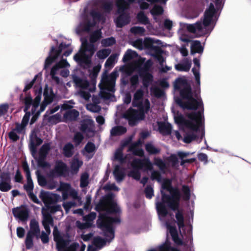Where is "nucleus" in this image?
<instances>
[{"label":"nucleus","mask_w":251,"mask_h":251,"mask_svg":"<svg viewBox=\"0 0 251 251\" xmlns=\"http://www.w3.org/2000/svg\"><path fill=\"white\" fill-rule=\"evenodd\" d=\"M213 1L215 3L216 8L213 3H210L208 8L204 12L202 20L193 24L179 23L180 28L178 30L179 38L184 43L181 45L179 51L183 56L188 55V50L185 46L191 42L189 37L186 35L185 30L195 34L197 37H201L206 35H209L214 28L223 8L224 2H222V0H214Z\"/></svg>","instance_id":"f257e3e1"},{"label":"nucleus","mask_w":251,"mask_h":251,"mask_svg":"<svg viewBox=\"0 0 251 251\" xmlns=\"http://www.w3.org/2000/svg\"><path fill=\"white\" fill-rule=\"evenodd\" d=\"M195 66L192 72L196 81L194 90L192 91L190 84L184 77H179L176 79L174 87L175 91L179 92L180 98L175 99L176 103L183 110H204L202 100L199 95L200 88V61L197 58L193 59Z\"/></svg>","instance_id":"f03ea898"},{"label":"nucleus","mask_w":251,"mask_h":251,"mask_svg":"<svg viewBox=\"0 0 251 251\" xmlns=\"http://www.w3.org/2000/svg\"><path fill=\"white\" fill-rule=\"evenodd\" d=\"M72 51L73 48L70 43H61L57 48L51 46L50 48L49 56L45 60L44 69L46 71L50 70L52 81L56 84L61 83V80L57 75L59 74L63 77H67L69 75L68 68L70 65L67 59L62 57L69 56Z\"/></svg>","instance_id":"7ed1b4c3"},{"label":"nucleus","mask_w":251,"mask_h":251,"mask_svg":"<svg viewBox=\"0 0 251 251\" xmlns=\"http://www.w3.org/2000/svg\"><path fill=\"white\" fill-rule=\"evenodd\" d=\"M102 37L100 29L94 31L90 36L89 42L86 37H81V48L74 56V60L81 67L88 68L92 63V57L94 55L96 48L94 44Z\"/></svg>","instance_id":"20e7f679"},{"label":"nucleus","mask_w":251,"mask_h":251,"mask_svg":"<svg viewBox=\"0 0 251 251\" xmlns=\"http://www.w3.org/2000/svg\"><path fill=\"white\" fill-rule=\"evenodd\" d=\"M120 223L119 217H109L106 213H100L97 221V226L102 231L106 239L97 237L94 239V244L97 247H102L105 245L106 241L111 242L115 237V229L113 225Z\"/></svg>","instance_id":"39448f33"},{"label":"nucleus","mask_w":251,"mask_h":251,"mask_svg":"<svg viewBox=\"0 0 251 251\" xmlns=\"http://www.w3.org/2000/svg\"><path fill=\"white\" fill-rule=\"evenodd\" d=\"M174 115L175 122L179 126H185L193 131H197L203 124V117L202 113L204 111H198V113L191 112L187 114L190 120H187L179 111H172Z\"/></svg>","instance_id":"423d86ee"},{"label":"nucleus","mask_w":251,"mask_h":251,"mask_svg":"<svg viewBox=\"0 0 251 251\" xmlns=\"http://www.w3.org/2000/svg\"><path fill=\"white\" fill-rule=\"evenodd\" d=\"M161 202L156 203V210L159 215L163 217L168 214L167 208L165 203L174 211L181 210L179 208L180 200L181 198L180 192L179 191L175 194L169 195L165 194L163 191H161Z\"/></svg>","instance_id":"0eeeda50"},{"label":"nucleus","mask_w":251,"mask_h":251,"mask_svg":"<svg viewBox=\"0 0 251 251\" xmlns=\"http://www.w3.org/2000/svg\"><path fill=\"white\" fill-rule=\"evenodd\" d=\"M118 75L117 71H113L109 75L103 74L100 82L99 84L100 89L99 95L103 100L113 101L116 79Z\"/></svg>","instance_id":"6e6552de"},{"label":"nucleus","mask_w":251,"mask_h":251,"mask_svg":"<svg viewBox=\"0 0 251 251\" xmlns=\"http://www.w3.org/2000/svg\"><path fill=\"white\" fill-rule=\"evenodd\" d=\"M97 75V73H93V77L91 83L87 79L81 78L76 75L72 76L73 80L75 87L78 90V93L80 96L85 100H88L91 97L90 93L94 92L96 88V80L95 78Z\"/></svg>","instance_id":"1a4fd4ad"},{"label":"nucleus","mask_w":251,"mask_h":251,"mask_svg":"<svg viewBox=\"0 0 251 251\" xmlns=\"http://www.w3.org/2000/svg\"><path fill=\"white\" fill-rule=\"evenodd\" d=\"M95 209L99 212L105 211L109 214H117L121 212L120 208L113 201L111 193L102 197L99 202L96 204Z\"/></svg>","instance_id":"9d476101"},{"label":"nucleus","mask_w":251,"mask_h":251,"mask_svg":"<svg viewBox=\"0 0 251 251\" xmlns=\"http://www.w3.org/2000/svg\"><path fill=\"white\" fill-rule=\"evenodd\" d=\"M131 166L134 169L130 172L128 176L133 177L136 180H139L141 177V174L139 169H141L143 167L149 170H151L153 169L152 165L148 158L134 159L131 163Z\"/></svg>","instance_id":"9b49d317"},{"label":"nucleus","mask_w":251,"mask_h":251,"mask_svg":"<svg viewBox=\"0 0 251 251\" xmlns=\"http://www.w3.org/2000/svg\"><path fill=\"white\" fill-rule=\"evenodd\" d=\"M132 105L137 108V110H150V101L144 97V91L142 89H138L134 93Z\"/></svg>","instance_id":"f8f14e48"},{"label":"nucleus","mask_w":251,"mask_h":251,"mask_svg":"<svg viewBox=\"0 0 251 251\" xmlns=\"http://www.w3.org/2000/svg\"><path fill=\"white\" fill-rule=\"evenodd\" d=\"M149 111H126L122 117L127 120L130 126H135L138 121L144 120L145 114ZM151 112L152 111H150Z\"/></svg>","instance_id":"ddd939ff"},{"label":"nucleus","mask_w":251,"mask_h":251,"mask_svg":"<svg viewBox=\"0 0 251 251\" xmlns=\"http://www.w3.org/2000/svg\"><path fill=\"white\" fill-rule=\"evenodd\" d=\"M80 130L84 134L86 137H93L96 133L95 122L91 118H86L80 122Z\"/></svg>","instance_id":"4468645a"},{"label":"nucleus","mask_w":251,"mask_h":251,"mask_svg":"<svg viewBox=\"0 0 251 251\" xmlns=\"http://www.w3.org/2000/svg\"><path fill=\"white\" fill-rule=\"evenodd\" d=\"M50 150V143L43 144L39 151V157L37 159L38 166L41 168H48L50 166L49 163L46 161V158Z\"/></svg>","instance_id":"2eb2a0df"},{"label":"nucleus","mask_w":251,"mask_h":251,"mask_svg":"<svg viewBox=\"0 0 251 251\" xmlns=\"http://www.w3.org/2000/svg\"><path fill=\"white\" fill-rule=\"evenodd\" d=\"M68 172L69 169L66 164L62 160H57L54 168L50 171L49 176L51 177L65 176Z\"/></svg>","instance_id":"dca6fc26"},{"label":"nucleus","mask_w":251,"mask_h":251,"mask_svg":"<svg viewBox=\"0 0 251 251\" xmlns=\"http://www.w3.org/2000/svg\"><path fill=\"white\" fill-rule=\"evenodd\" d=\"M42 92V88H40L36 93V97L34 100H32L30 96H26L24 100L25 106L24 110H28L31 106V110H36L41 101Z\"/></svg>","instance_id":"f3484780"},{"label":"nucleus","mask_w":251,"mask_h":251,"mask_svg":"<svg viewBox=\"0 0 251 251\" xmlns=\"http://www.w3.org/2000/svg\"><path fill=\"white\" fill-rule=\"evenodd\" d=\"M11 173L9 171L2 172L0 175V191L8 192L12 188Z\"/></svg>","instance_id":"a211bd4d"},{"label":"nucleus","mask_w":251,"mask_h":251,"mask_svg":"<svg viewBox=\"0 0 251 251\" xmlns=\"http://www.w3.org/2000/svg\"><path fill=\"white\" fill-rule=\"evenodd\" d=\"M81 18V21L75 29V32L78 35H80L82 31H89L91 27L93 26V23L87 17L83 16Z\"/></svg>","instance_id":"6ab92c4d"},{"label":"nucleus","mask_w":251,"mask_h":251,"mask_svg":"<svg viewBox=\"0 0 251 251\" xmlns=\"http://www.w3.org/2000/svg\"><path fill=\"white\" fill-rule=\"evenodd\" d=\"M43 95L44 99L41 104L39 110H45L47 106L52 102L54 98V95L51 88H49L47 86L44 89Z\"/></svg>","instance_id":"aec40b11"},{"label":"nucleus","mask_w":251,"mask_h":251,"mask_svg":"<svg viewBox=\"0 0 251 251\" xmlns=\"http://www.w3.org/2000/svg\"><path fill=\"white\" fill-rule=\"evenodd\" d=\"M26 126H25L23 124H20L18 122L15 123V127L12 129L11 131L8 133L9 138L13 142L17 141L20 137L18 135V134L22 133L25 129Z\"/></svg>","instance_id":"412c9836"},{"label":"nucleus","mask_w":251,"mask_h":251,"mask_svg":"<svg viewBox=\"0 0 251 251\" xmlns=\"http://www.w3.org/2000/svg\"><path fill=\"white\" fill-rule=\"evenodd\" d=\"M12 213L15 218L22 222L27 221L29 217L28 210L25 207H17L12 209Z\"/></svg>","instance_id":"4be33fe9"},{"label":"nucleus","mask_w":251,"mask_h":251,"mask_svg":"<svg viewBox=\"0 0 251 251\" xmlns=\"http://www.w3.org/2000/svg\"><path fill=\"white\" fill-rule=\"evenodd\" d=\"M119 14H120L119 16L114 19V22L117 27H122L129 23L130 19L128 14L126 13H121Z\"/></svg>","instance_id":"5701e85b"},{"label":"nucleus","mask_w":251,"mask_h":251,"mask_svg":"<svg viewBox=\"0 0 251 251\" xmlns=\"http://www.w3.org/2000/svg\"><path fill=\"white\" fill-rule=\"evenodd\" d=\"M191 60L185 58L175 65V69L180 72H188L191 68Z\"/></svg>","instance_id":"b1692460"},{"label":"nucleus","mask_w":251,"mask_h":251,"mask_svg":"<svg viewBox=\"0 0 251 251\" xmlns=\"http://www.w3.org/2000/svg\"><path fill=\"white\" fill-rule=\"evenodd\" d=\"M39 197L44 203L46 207L49 205L55 203L56 202V200L49 192L44 190H42L40 192Z\"/></svg>","instance_id":"393cba45"},{"label":"nucleus","mask_w":251,"mask_h":251,"mask_svg":"<svg viewBox=\"0 0 251 251\" xmlns=\"http://www.w3.org/2000/svg\"><path fill=\"white\" fill-rule=\"evenodd\" d=\"M157 124L158 130L163 135H169L171 134L172 126L170 124L164 122H157Z\"/></svg>","instance_id":"a878e982"},{"label":"nucleus","mask_w":251,"mask_h":251,"mask_svg":"<svg viewBox=\"0 0 251 251\" xmlns=\"http://www.w3.org/2000/svg\"><path fill=\"white\" fill-rule=\"evenodd\" d=\"M167 227L169 230V232L172 236V240L175 242V243L178 245H182L183 244V242L178 236L176 227L172 226L170 225H167Z\"/></svg>","instance_id":"bb28decb"},{"label":"nucleus","mask_w":251,"mask_h":251,"mask_svg":"<svg viewBox=\"0 0 251 251\" xmlns=\"http://www.w3.org/2000/svg\"><path fill=\"white\" fill-rule=\"evenodd\" d=\"M57 227H55L53 230V234L54 240L57 243V248L58 250L64 249L66 246V242L63 239L59 232L57 230Z\"/></svg>","instance_id":"cd10ccee"},{"label":"nucleus","mask_w":251,"mask_h":251,"mask_svg":"<svg viewBox=\"0 0 251 251\" xmlns=\"http://www.w3.org/2000/svg\"><path fill=\"white\" fill-rule=\"evenodd\" d=\"M40 228L38 222L35 219H32L30 222V230L27 234L35 236L37 238L39 237Z\"/></svg>","instance_id":"c85d7f7f"},{"label":"nucleus","mask_w":251,"mask_h":251,"mask_svg":"<svg viewBox=\"0 0 251 251\" xmlns=\"http://www.w3.org/2000/svg\"><path fill=\"white\" fill-rule=\"evenodd\" d=\"M140 143L141 142L139 140L137 142L131 144L129 147L128 151L132 152L135 155L143 157L144 155L143 150L141 148H138Z\"/></svg>","instance_id":"c756f323"},{"label":"nucleus","mask_w":251,"mask_h":251,"mask_svg":"<svg viewBox=\"0 0 251 251\" xmlns=\"http://www.w3.org/2000/svg\"><path fill=\"white\" fill-rule=\"evenodd\" d=\"M161 187L163 189L168 191L171 195L180 191L177 188L174 187L172 186L171 180L167 178L164 180Z\"/></svg>","instance_id":"7c9ffc66"},{"label":"nucleus","mask_w":251,"mask_h":251,"mask_svg":"<svg viewBox=\"0 0 251 251\" xmlns=\"http://www.w3.org/2000/svg\"><path fill=\"white\" fill-rule=\"evenodd\" d=\"M92 101L87 103L86 105L87 110H101V107L99 105L100 102V98L98 96H93Z\"/></svg>","instance_id":"2f4dec72"},{"label":"nucleus","mask_w":251,"mask_h":251,"mask_svg":"<svg viewBox=\"0 0 251 251\" xmlns=\"http://www.w3.org/2000/svg\"><path fill=\"white\" fill-rule=\"evenodd\" d=\"M113 175L118 182L123 181L126 176L124 169L119 165L115 166L113 170Z\"/></svg>","instance_id":"473e14b6"},{"label":"nucleus","mask_w":251,"mask_h":251,"mask_svg":"<svg viewBox=\"0 0 251 251\" xmlns=\"http://www.w3.org/2000/svg\"><path fill=\"white\" fill-rule=\"evenodd\" d=\"M79 115V111H66L63 115V122L75 121Z\"/></svg>","instance_id":"72a5a7b5"},{"label":"nucleus","mask_w":251,"mask_h":251,"mask_svg":"<svg viewBox=\"0 0 251 251\" xmlns=\"http://www.w3.org/2000/svg\"><path fill=\"white\" fill-rule=\"evenodd\" d=\"M204 47L201 45V42L198 40L191 42V53L192 54L198 53L201 54L203 51Z\"/></svg>","instance_id":"f704fd0d"},{"label":"nucleus","mask_w":251,"mask_h":251,"mask_svg":"<svg viewBox=\"0 0 251 251\" xmlns=\"http://www.w3.org/2000/svg\"><path fill=\"white\" fill-rule=\"evenodd\" d=\"M152 49L154 50L155 53L152 54V56L159 62L160 67H162L164 65V63L165 62V58L162 55L163 52L162 50L160 48L156 46H152Z\"/></svg>","instance_id":"c9c22d12"},{"label":"nucleus","mask_w":251,"mask_h":251,"mask_svg":"<svg viewBox=\"0 0 251 251\" xmlns=\"http://www.w3.org/2000/svg\"><path fill=\"white\" fill-rule=\"evenodd\" d=\"M117 7V13H125V11L128 9L129 4L126 0H117L116 2Z\"/></svg>","instance_id":"e433bc0d"},{"label":"nucleus","mask_w":251,"mask_h":251,"mask_svg":"<svg viewBox=\"0 0 251 251\" xmlns=\"http://www.w3.org/2000/svg\"><path fill=\"white\" fill-rule=\"evenodd\" d=\"M83 162L78 158H74L71 163V173L76 174L78 173L79 168L82 165Z\"/></svg>","instance_id":"4c0bfd02"},{"label":"nucleus","mask_w":251,"mask_h":251,"mask_svg":"<svg viewBox=\"0 0 251 251\" xmlns=\"http://www.w3.org/2000/svg\"><path fill=\"white\" fill-rule=\"evenodd\" d=\"M126 127L124 126H115L111 129L110 135L112 136H120L126 133Z\"/></svg>","instance_id":"58836bf2"},{"label":"nucleus","mask_w":251,"mask_h":251,"mask_svg":"<svg viewBox=\"0 0 251 251\" xmlns=\"http://www.w3.org/2000/svg\"><path fill=\"white\" fill-rule=\"evenodd\" d=\"M175 217L178 228L180 229L184 227L185 223L183 210L176 211Z\"/></svg>","instance_id":"ea45409f"},{"label":"nucleus","mask_w":251,"mask_h":251,"mask_svg":"<svg viewBox=\"0 0 251 251\" xmlns=\"http://www.w3.org/2000/svg\"><path fill=\"white\" fill-rule=\"evenodd\" d=\"M118 55L116 54H111L106 60L104 66L105 68L109 70L113 67L117 62Z\"/></svg>","instance_id":"a19ab883"},{"label":"nucleus","mask_w":251,"mask_h":251,"mask_svg":"<svg viewBox=\"0 0 251 251\" xmlns=\"http://www.w3.org/2000/svg\"><path fill=\"white\" fill-rule=\"evenodd\" d=\"M74 147L71 143H67L63 148V153L66 157H70L74 154Z\"/></svg>","instance_id":"79ce46f5"},{"label":"nucleus","mask_w":251,"mask_h":251,"mask_svg":"<svg viewBox=\"0 0 251 251\" xmlns=\"http://www.w3.org/2000/svg\"><path fill=\"white\" fill-rule=\"evenodd\" d=\"M143 85L145 87H148L153 80V76L149 73H145L141 75Z\"/></svg>","instance_id":"37998d69"},{"label":"nucleus","mask_w":251,"mask_h":251,"mask_svg":"<svg viewBox=\"0 0 251 251\" xmlns=\"http://www.w3.org/2000/svg\"><path fill=\"white\" fill-rule=\"evenodd\" d=\"M138 54L135 51H133L130 49H128L126 50L125 53L123 58V61L124 62H126L131 59L137 56Z\"/></svg>","instance_id":"c03bdc74"},{"label":"nucleus","mask_w":251,"mask_h":251,"mask_svg":"<svg viewBox=\"0 0 251 251\" xmlns=\"http://www.w3.org/2000/svg\"><path fill=\"white\" fill-rule=\"evenodd\" d=\"M145 149L149 154H157L160 152L159 149L155 147L150 143H148L145 145Z\"/></svg>","instance_id":"a18cd8bd"},{"label":"nucleus","mask_w":251,"mask_h":251,"mask_svg":"<svg viewBox=\"0 0 251 251\" xmlns=\"http://www.w3.org/2000/svg\"><path fill=\"white\" fill-rule=\"evenodd\" d=\"M90 15L94 20H97L99 22H104L105 20L103 14L96 10H91Z\"/></svg>","instance_id":"49530a36"},{"label":"nucleus","mask_w":251,"mask_h":251,"mask_svg":"<svg viewBox=\"0 0 251 251\" xmlns=\"http://www.w3.org/2000/svg\"><path fill=\"white\" fill-rule=\"evenodd\" d=\"M116 41L114 37H110L101 40V44L102 47H107L114 45Z\"/></svg>","instance_id":"de8ad7c7"},{"label":"nucleus","mask_w":251,"mask_h":251,"mask_svg":"<svg viewBox=\"0 0 251 251\" xmlns=\"http://www.w3.org/2000/svg\"><path fill=\"white\" fill-rule=\"evenodd\" d=\"M110 49H101L97 52L96 55L100 59H104L110 54Z\"/></svg>","instance_id":"09e8293b"},{"label":"nucleus","mask_w":251,"mask_h":251,"mask_svg":"<svg viewBox=\"0 0 251 251\" xmlns=\"http://www.w3.org/2000/svg\"><path fill=\"white\" fill-rule=\"evenodd\" d=\"M89 175L87 173L82 174L80 179V186L81 188L87 187L89 184Z\"/></svg>","instance_id":"8fccbe9b"},{"label":"nucleus","mask_w":251,"mask_h":251,"mask_svg":"<svg viewBox=\"0 0 251 251\" xmlns=\"http://www.w3.org/2000/svg\"><path fill=\"white\" fill-rule=\"evenodd\" d=\"M182 191L183 194V199L185 201H188L191 197V192L189 186L183 185L182 186Z\"/></svg>","instance_id":"3c124183"},{"label":"nucleus","mask_w":251,"mask_h":251,"mask_svg":"<svg viewBox=\"0 0 251 251\" xmlns=\"http://www.w3.org/2000/svg\"><path fill=\"white\" fill-rule=\"evenodd\" d=\"M61 121V116L59 113L50 116L48 119V122L52 125H55Z\"/></svg>","instance_id":"603ef678"},{"label":"nucleus","mask_w":251,"mask_h":251,"mask_svg":"<svg viewBox=\"0 0 251 251\" xmlns=\"http://www.w3.org/2000/svg\"><path fill=\"white\" fill-rule=\"evenodd\" d=\"M84 150L88 153H95L96 151V148L94 143L89 141L86 144Z\"/></svg>","instance_id":"864d4df0"},{"label":"nucleus","mask_w":251,"mask_h":251,"mask_svg":"<svg viewBox=\"0 0 251 251\" xmlns=\"http://www.w3.org/2000/svg\"><path fill=\"white\" fill-rule=\"evenodd\" d=\"M137 18L140 23L144 25L149 23V19L143 11H140L137 14Z\"/></svg>","instance_id":"5fc2aeb1"},{"label":"nucleus","mask_w":251,"mask_h":251,"mask_svg":"<svg viewBox=\"0 0 251 251\" xmlns=\"http://www.w3.org/2000/svg\"><path fill=\"white\" fill-rule=\"evenodd\" d=\"M130 32L136 35H143L145 32V29L141 26H133L130 29Z\"/></svg>","instance_id":"6e6d98bb"},{"label":"nucleus","mask_w":251,"mask_h":251,"mask_svg":"<svg viewBox=\"0 0 251 251\" xmlns=\"http://www.w3.org/2000/svg\"><path fill=\"white\" fill-rule=\"evenodd\" d=\"M37 181L38 184L42 187L46 186L47 185V180L44 176L41 175L39 171H36Z\"/></svg>","instance_id":"4d7b16f0"},{"label":"nucleus","mask_w":251,"mask_h":251,"mask_svg":"<svg viewBox=\"0 0 251 251\" xmlns=\"http://www.w3.org/2000/svg\"><path fill=\"white\" fill-rule=\"evenodd\" d=\"M26 180L27 183L26 184H25L24 186V189L26 191V192L28 191H33L34 185L32 179L31 178V176H27Z\"/></svg>","instance_id":"13d9d810"},{"label":"nucleus","mask_w":251,"mask_h":251,"mask_svg":"<svg viewBox=\"0 0 251 251\" xmlns=\"http://www.w3.org/2000/svg\"><path fill=\"white\" fill-rule=\"evenodd\" d=\"M146 198L151 199L154 196V191L152 186L150 185H148L144 190Z\"/></svg>","instance_id":"bf43d9fd"},{"label":"nucleus","mask_w":251,"mask_h":251,"mask_svg":"<svg viewBox=\"0 0 251 251\" xmlns=\"http://www.w3.org/2000/svg\"><path fill=\"white\" fill-rule=\"evenodd\" d=\"M34 236L27 234L25 240V244L26 249H30L33 246V237Z\"/></svg>","instance_id":"052dcab7"},{"label":"nucleus","mask_w":251,"mask_h":251,"mask_svg":"<svg viewBox=\"0 0 251 251\" xmlns=\"http://www.w3.org/2000/svg\"><path fill=\"white\" fill-rule=\"evenodd\" d=\"M53 220L51 215L48 213L44 215L43 220L42 221V225H53Z\"/></svg>","instance_id":"680f3d73"},{"label":"nucleus","mask_w":251,"mask_h":251,"mask_svg":"<svg viewBox=\"0 0 251 251\" xmlns=\"http://www.w3.org/2000/svg\"><path fill=\"white\" fill-rule=\"evenodd\" d=\"M84 136L80 132H77L75 134L74 137V141L76 145H79L83 141Z\"/></svg>","instance_id":"e2e57ef3"},{"label":"nucleus","mask_w":251,"mask_h":251,"mask_svg":"<svg viewBox=\"0 0 251 251\" xmlns=\"http://www.w3.org/2000/svg\"><path fill=\"white\" fill-rule=\"evenodd\" d=\"M102 8L105 12L109 13L113 9V4L111 1L104 2L102 4Z\"/></svg>","instance_id":"0e129e2a"},{"label":"nucleus","mask_w":251,"mask_h":251,"mask_svg":"<svg viewBox=\"0 0 251 251\" xmlns=\"http://www.w3.org/2000/svg\"><path fill=\"white\" fill-rule=\"evenodd\" d=\"M76 226L80 229H85L91 227L92 224L90 222H86L85 223H81L79 221H77L76 222Z\"/></svg>","instance_id":"69168bd1"},{"label":"nucleus","mask_w":251,"mask_h":251,"mask_svg":"<svg viewBox=\"0 0 251 251\" xmlns=\"http://www.w3.org/2000/svg\"><path fill=\"white\" fill-rule=\"evenodd\" d=\"M154 164L160 169V170L162 171L166 168L165 163L160 158H155Z\"/></svg>","instance_id":"338daca9"},{"label":"nucleus","mask_w":251,"mask_h":251,"mask_svg":"<svg viewBox=\"0 0 251 251\" xmlns=\"http://www.w3.org/2000/svg\"><path fill=\"white\" fill-rule=\"evenodd\" d=\"M152 15H159L163 13V9L162 6L155 5L151 10Z\"/></svg>","instance_id":"774afa93"}]
</instances>
